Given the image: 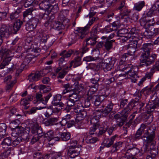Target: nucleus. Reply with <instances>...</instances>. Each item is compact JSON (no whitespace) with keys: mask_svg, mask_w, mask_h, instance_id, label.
<instances>
[{"mask_svg":"<svg viewBox=\"0 0 159 159\" xmlns=\"http://www.w3.org/2000/svg\"><path fill=\"white\" fill-rule=\"evenodd\" d=\"M130 33H129L130 34L131 36H134V38H139V34L140 33V31L138 30H136L135 28H133L130 31Z\"/></svg>","mask_w":159,"mask_h":159,"instance_id":"obj_54","label":"nucleus"},{"mask_svg":"<svg viewBox=\"0 0 159 159\" xmlns=\"http://www.w3.org/2000/svg\"><path fill=\"white\" fill-rule=\"evenodd\" d=\"M10 51L4 47H2L0 50V60L5 55L10 54Z\"/></svg>","mask_w":159,"mask_h":159,"instance_id":"obj_41","label":"nucleus"},{"mask_svg":"<svg viewBox=\"0 0 159 159\" xmlns=\"http://www.w3.org/2000/svg\"><path fill=\"white\" fill-rule=\"evenodd\" d=\"M97 39L90 36L86 39L84 42V43H86V45L93 46L95 45L97 42Z\"/></svg>","mask_w":159,"mask_h":159,"instance_id":"obj_29","label":"nucleus"},{"mask_svg":"<svg viewBox=\"0 0 159 159\" xmlns=\"http://www.w3.org/2000/svg\"><path fill=\"white\" fill-rule=\"evenodd\" d=\"M41 93H46L51 90L49 87H46L45 85H40L39 87Z\"/></svg>","mask_w":159,"mask_h":159,"instance_id":"obj_63","label":"nucleus"},{"mask_svg":"<svg viewBox=\"0 0 159 159\" xmlns=\"http://www.w3.org/2000/svg\"><path fill=\"white\" fill-rule=\"evenodd\" d=\"M9 35L7 27L5 25H2L0 28V38H7Z\"/></svg>","mask_w":159,"mask_h":159,"instance_id":"obj_21","label":"nucleus"},{"mask_svg":"<svg viewBox=\"0 0 159 159\" xmlns=\"http://www.w3.org/2000/svg\"><path fill=\"white\" fill-rule=\"evenodd\" d=\"M61 98V96L59 94H57L54 97L52 103L54 106H57V102H60Z\"/></svg>","mask_w":159,"mask_h":159,"instance_id":"obj_53","label":"nucleus"},{"mask_svg":"<svg viewBox=\"0 0 159 159\" xmlns=\"http://www.w3.org/2000/svg\"><path fill=\"white\" fill-rule=\"evenodd\" d=\"M50 155L48 154H42L41 152H35L34 153L33 157L34 158H37L38 159H48Z\"/></svg>","mask_w":159,"mask_h":159,"instance_id":"obj_23","label":"nucleus"},{"mask_svg":"<svg viewBox=\"0 0 159 159\" xmlns=\"http://www.w3.org/2000/svg\"><path fill=\"white\" fill-rule=\"evenodd\" d=\"M126 152V155H128L130 157L135 156H137L138 157L141 156L143 155V153L140 152L139 149L135 147L128 149Z\"/></svg>","mask_w":159,"mask_h":159,"instance_id":"obj_12","label":"nucleus"},{"mask_svg":"<svg viewBox=\"0 0 159 159\" xmlns=\"http://www.w3.org/2000/svg\"><path fill=\"white\" fill-rule=\"evenodd\" d=\"M148 54L147 57H145L146 55H141L140 57V63L139 66L141 67H147L151 64L154 63L156 59L157 55L155 54H152L149 56Z\"/></svg>","mask_w":159,"mask_h":159,"instance_id":"obj_5","label":"nucleus"},{"mask_svg":"<svg viewBox=\"0 0 159 159\" xmlns=\"http://www.w3.org/2000/svg\"><path fill=\"white\" fill-rule=\"evenodd\" d=\"M121 31H119L118 33V35L120 37V39L121 41L124 43L128 41V39L131 37V36L130 34H123L121 32Z\"/></svg>","mask_w":159,"mask_h":159,"instance_id":"obj_25","label":"nucleus"},{"mask_svg":"<svg viewBox=\"0 0 159 159\" xmlns=\"http://www.w3.org/2000/svg\"><path fill=\"white\" fill-rule=\"evenodd\" d=\"M46 108V107H39V108L38 107H32L30 109L27 111V114L30 115H33L39 109H42Z\"/></svg>","mask_w":159,"mask_h":159,"instance_id":"obj_42","label":"nucleus"},{"mask_svg":"<svg viewBox=\"0 0 159 159\" xmlns=\"http://www.w3.org/2000/svg\"><path fill=\"white\" fill-rule=\"evenodd\" d=\"M52 96V94L49 93L44 97V98H42V95L39 93L36 94V98L37 99V102L38 103L42 102L44 105H46L48 100Z\"/></svg>","mask_w":159,"mask_h":159,"instance_id":"obj_14","label":"nucleus"},{"mask_svg":"<svg viewBox=\"0 0 159 159\" xmlns=\"http://www.w3.org/2000/svg\"><path fill=\"white\" fill-rule=\"evenodd\" d=\"M125 47L128 49V52L127 53H125V54H128V57L129 56H132L134 55L136 50V49L137 48H134L132 47H129L127 46H126Z\"/></svg>","mask_w":159,"mask_h":159,"instance_id":"obj_56","label":"nucleus"},{"mask_svg":"<svg viewBox=\"0 0 159 159\" xmlns=\"http://www.w3.org/2000/svg\"><path fill=\"white\" fill-rule=\"evenodd\" d=\"M11 138L10 137H7L3 139L1 143L3 148H7L11 145Z\"/></svg>","mask_w":159,"mask_h":159,"instance_id":"obj_30","label":"nucleus"},{"mask_svg":"<svg viewBox=\"0 0 159 159\" xmlns=\"http://www.w3.org/2000/svg\"><path fill=\"white\" fill-rule=\"evenodd\" d=\"M108 102L107 106L102 111V113L105 116L107 115L112 110L113 106L114 105L111 102Z\"/></svg>","mask_w":159,"mask_h":159,"instance_id":"obj_26","label":"nucleus"},{"mask_svg":"<svg viewBox=\"0 0 159 159\" xmlns=\"http://www.w3.org/2000/svg\"><path fill=\"white\" fill-rule=\"evenodd\" d=\"M98 87L97 85H93L89 86L87 88V90L88 89V92L87 93V96H94L95 95L94 94L97 91Z\"/></svg>","mask_w":159,"mask_h":159,"instance_id":"obj_22","label":"nucleus"},{"mask_svg":"<svg viewBox=\"0 0 159 159\" xmlns=\"http://www.w3.org/2000/svg\"><path fill=\"white\" fill-rule=\"evenodd\" d=\"M116 80L114 77H109L108 75H105L104 79V82L106 84H109L114 82Z\"/></svg>","mask_w":159,"mask_h":159,"instance_id":"obj_48","label":"nucleus"},{"mask_svg":"<svg viewBox=\"0 0 159 159\" xmlns=\"http://www.w3.org/2000/svg\"><path fill=\"white\" fill-rule=\"evenodd\" d=\"M49 154L51 155L50 157H51L52 159H62V153L61 152Z\"/></svg>","mask_w":159,"mask_h":159,"instance_id":"obj_51","label":"nucleus"},{"mask_svg":"<svg viewBox=\"0 0 159 159\" xmlns=\"http://www.w3.org/2000/svg\"><path fill=\"white\" fill-rule=\"evenodd\" d=\"M134 35L132 36L129 38L128 39V40L126 42L129 43L126 46L134 48H139L140 46V44L138 43V42L139 41V38H134Z\"/></svg>","mask_w":159,"mask_h":159,"instance_id":"obj_16","label":"nucleus"},{"mask_svg":"<svg viewBox=\"0 0 159 159\" xmlns=\"http://www.w3.org/2000/svg\"><path fill=\"white\" fill-rule=\"evenodd\" d=\"M73 53V51L71 50L68 51L64 50L60 53V55L67 59L68 58L70 57Z\"/></svg>","mask_w":159,"mask_h":159,"instance_id":"obj_36","label":"nucleus"},{"mask_svg":"<svg viewBox=\"0 0 159 159\" xmlns=\"http://www.w3.org/2000/svg\"><path fill=\"white\" fill-rule=\"evenodd\" d=\"M115 41L114 40L107 41L105 42L104 46L105 49L107 51H109L112 48L113 43Z\"/></svg>","mask_w":159,"mask_h":159,"instance_id":"obj_37","label":"nucleus"},{"mask_svg":"<svg viewBox=\"0 0 159 159\" xmlns=\"http://www.w3.org/2000/svg\"><path fill=\"white\" fill-rule=\"evenodd\" d=\"M7 128V126L5 124H0V139L7 136L6 134Z\"/></svg>","mask_w":159,"mask_h":159,"instance_id":"obj_24","label":"nucleus"},{"mask_svg":"<svg viewBox=\"0 0 159 159\" xmlns=\"http://www.w3.org/2000/svg\"><path fill=\"white\" fill-rule=\"evenodd\" d=\"M82 62L81 57L80 56H77L70 63L69 67H71L72 66L74 67L78 66L81 65Z\"/></svg>","mask_w":159,"mask_h":159,"instance_id":"obj_20","label":"nucleus"},{"mask_svg":"<svg viewBox=\"0 0 159 159\" xmlns=\"http://www.w3.org/2000/svg\"><path fill=\"white\" fill-rule=\"evenodd\" d=\"M116 61L115 57H109L105 59L104 62L101 63V66L105 71L111 70L113 67Z\"/></svg>","mask_w":159,"mask_h":159,"instance_id":"obj_7","label":"nucleus"},{"mask_svg":"<svg viewBox=\"0 0 159 159\" xmlns=\"http://www.w3.org/2000/svg\"><path fill=\"white\" fill-rule=\"evenodd\" d=\"M82 120L80 118H76L75 121L74 126L78 129H80L82 128Z\"/></svg>","mask_w":159,"mask_h":159,"instance_id":"obj_55","label":"nucleus"},{"mask_svg":"<svg viewBox=\"0 0 159 159\" xmlns=\"http://www.w3.org/2000/svg\"><path fill=\"white\" fill-rule=\"evenodd\" d=\"M84 109V106L80 101L75 102L74 107L72 109H73L75 112H79Z\"/></svg>","mask_w":159,"mask_h":159,"instance_id":"obj_27","label":"nucleus"},{"mask_svg":"<svg viewBox=\"0 0 159 159\" xmlns=\"http://www.w3.org/2000/svg\"><path fill=\"white\" fill-rule=\"evenodd\" d=\"M35 28L39 23V19L33 18L30 19L28 21Z\"/></svg>","mask_w":159,"mask_h":159,"instance_id":"obj_61","label":"nucleus"},{"mask_svg":"<svg viewBox=\"0 0 159 159\" xmlns=\"http://www.w3.org/2000/svg\"><path fill=\"white\" fill-rule=\"evenodd\" d=\"M21 9L19 8L17 9L14 12L12 13L10 15V18L11 20L12 21H15L19 16V14L21 12Z\"/></svg>","mask_w":159,"mask_h":159,"instance_id":"obj_33","label":"nucleus"},{"mask_svg":"<svg viewBox=\"0 0 159 159\" xmlns=\"http://www.w3.org/2000/svg\"><path fill=\"white\" fill-rule=\"evenodd\" d=\"M16 83L15 80L11 81L9 84H6L7 86L6 87V89L7 91L9 92L12 89L14 84Z\"/></svg>","mask_w":159,"mask_h":159,"instance_id":"obj_64","label":"nucleus"},{"mask_svg":"<svg viewBox=\"0 0 159 159\" xmlns=\"http://www.w3.org/2000/svg\"><path fill=\"white\" fill-rule=\"evenodd\" d=\"M153 45L151 43L144 44L142 48V49L143 51L141 55H146L145 57H147L148 54H150V52L152 50Z\"/></svg>","mask_w":159,"mask_h":159,"instance_id":"obj_17","label":"nucleus"},{"mask_svg":"<svg viewBox=\"0 0 159 159\" xmlns=\"http://www.w3.org/2000/svg\"><path fill=\"white\" fill-rule=\"evenodd\" d=\"M98 140L97 137H93L90 136H87L85 141L87 143H96Z\"/></svg>","mask_w":159,"mask_h":159,"instance_id":"obj_50","label":"nucleus"},{"mask_svg":"<svg viewBox=\"0 0 159 159\" xmlns=\"http://www.w3.org/2000/svg\"><path fill=\"white\" fill-rule=\"evenodd\" d=\"M61 124L62 126L67 125V127L70 128L74 125L75 121L73 120H71L70 115H66L62 119Z\"/></svg>","mask_w":159,"mask_h":159,"instance_id":"obj_11","label":"nucleus"},{"mask_svg":"<svg viewBox=\"0 0 159 159\" xmlns=\"http://www.w3.org/2000/svg\"><path fill=\"white\" fill-rule=\"evenodd\" d=\"M40 7H42L43 9L47 11L50 6L49 2L47 0H43L39 4Z\"/></svg>","mask_w":159,"mask_h":159,"instance_id":"obj_45","label":"nucleus"},{"mask_svg":"<svg viewBox=\"0 0 159 159\" xmlns=\"http://www.w3.org/2000/svg\"><path fill=\"white\" fill-rule=\"evenodd\" d=\"M45 70H43L40 71H38L35 73H31L28 76V80L30 82L37 81L39 80L41 76H42L45 74L44 71Z\"/></svg>","mask_w":159,"mask_h":159,"instance_id":"obj_10","label":"nucleus"},{"mask_svg":"<svg viewBox=\"0 0 159 159\" xmlns=\"http://www.w3.org/2000/svg\"><path fill=\"white\" fill-rule=\"evenodd\" d=\"M98 33V26H94L92 29V30L90 32V36L97 39L98 36L97 34Z\"/></svg>","mask_w":159,"mask_h":159,"instance_id":"obj_49","label":"nucleus"},{"mask_svg":"<svg viewBox=\"0 0 159 159\" xmlns=\"http://www.w3.org/2000/svg\"><path fill=\"white\" fill-rule=\"evenodd\" d=\"M74 141L73 146H70L68 147L67 151V154L70 158H74L77 157L80 154L81 149L79 147H76V142Z\"/></svg>","mask_w":159,"mask_h":159,"instance_id":"obj_8","label":"nucleus"},{"mask_svg":"<svg viewBox=\"0 0 159 159\" xmlns=\"http://www.w3.org/2000/svg\"><path fill=\"white\" fill-rule=\"evenodd\" d=\"M22 24V21L19 19H18L14 23L13 26L7 27L9 35L11 34H16L20 30Z\"/></svg>","mask_w":159,"mask_h":159,"instance_id":"obj_9","label":"nucleus"},{"mask_svg":"<svg viewBox=\"0 0 159 159\" xmlns=\"http://www.w3.org/2000/svg\"><path fill=\"white\" fill-rule=\"evenodd\" d=\"M58 119L57 117H51L48 119L44 123V124L46 126H48L52 125L56 122L57 121Z\"/></svg>","mask_w":159,"mask_h":159,"instance_id":"obj_34","label":"nucleus"},{"mask_svg":"<svg viewBox=\"0 0 159 159\" xmlns=\"http://www.w3.org/2000/svg\"><path fill=\"white\" fill-rule=\"evenodd\" d=\"M29 125L30 126L31 128V132L33 134H36L39 137L44 134L41 126H39L38 123L35 120H32L30 121Z\"/></svg>","mask_w":159,"mask_h":159,"instance_id":"obj_6","label":"nucleus"},{"mask_svg":"<svg viewBox=\"0 0 159 159\" xmlns=\"http://www.w3.org/2000/svg\"><path fill=\"white\" fill-rule=\"evenodd\" d=\"M156 71H159V61L157 62L152 66L149 72L153 75L154 73Z\"/></svg>","mask_w":159,"mask_h":159,"instance_id":"obj_52","label":"nucleus"},{"mask_svg":"<svg viewBox=\"0 0 159 159\" xmlns=\"http://www.w3.org/2000/svg\"><path fill=\"white\" fill-rule=\"evenodd\" d=\"M117 10H120V13L122 16H129L130 11L128 10L126 6L125 5V1L124 0L121 1L119 4V6L117 8Z\"/></svg>","mask_w":159,"mask_h":159,"instance_id":"obj_13","label":"nucleus"},{"mask_svg":"<svg viewBox=\"0 0 159 159\" xmlns=\"http://www.w3.org/2000/svg\"><path fill=\"white\" fill-rule=\"evenodd\" d=\"M128 57V55L127 54H124L122 56L121 59L119 61V68L120 70L122 71V68H123L124 66L123 64L125 63L126 59Z\"/></svg>","mask_w":159,"mask_h":159,"instance_id":"obj_35","label":"nucleus"},{"mask_svg":"<svg viewBox=\"0 0 159 159\" xmlns=\"http://www.w3.org/2000/svg\"><path fill=\"white\" fill-rule=\"evenodd\" d=\"M151 143V147L152 148H151L150 151V153L152 156L153 157H156L158 155V149L156 147V141L154 139L148 143Z\"/></svg>","mask_w":159,"mask_h":159,"instance_id":"obj_19","label":"nucleus"},{"mask_svg":"<svg viewBox=\"0 0 159 159\" xmlns=\"http://www.w3.org/2000/svg\"><path fill=\"white\" fill-rule=\"evenodd\" d=\"M63 87L65 88L62 93L63 94H64L68 92L71 93L74 90L72 89L70 84L69 83L63 84Z\"/></svg>","mask_w":159,"mask_h":159,"instance_id":"obj_38","label":"nucleus"},{"mask_svg":"<svg viewBox=\"0 0 159 159\" xmlns=\"http://www.w3.org/2000/svg\"><path fill=\"white\" fill-rule=\"evenodd\" d=\"M122 71H124L125 74L123 75L126 77L131 79L132 82L134 83L136 81L137 77L138 68L135 67H132L131 65H127L124 66L123 68H122Z\"/></svg>","mask_w":159,"mask_h":159,"instance_id":"obj_4","label":"nucleus"},{"mask_svg":"<svg viewBox=\"0 0 159 159\" xmlns=\"http://www.w3.org/2000/svg\"><path fill=\"white\" fill-rule=\"evenodd\" d=\"M30 102L25 99H23L20 102L21 104L23 106V108L25 110L28 109L30 107Z\"/></svg>","mask_w":159,"mask_h":159,"instance_id":"obj_59","label":"nucleus"},{"mask_svg":"<svg viewBox=\"0 0 159 159\" xmlns=\"http://www.w3.org/2000/svg\"><path fill=\"white\" fill-rule=\"evenodd\" d=\"M145 3L144 1H140L134 4L133 10L137 11H140L145 6Z\"/></svg>","mask_w":159,"mask_h":159,"instance_id":"obj_32","label":"nucleus"},{"mask_svg":"<svg viewBox=\"0 0 159 159\" xmlns=\"http://www.w3.org/2000/svg\"><path fill=\"white\" fill-rule=\"evenodd\" d=\"M140 97L139 95L135 100H132L128 104L127 106L121 112H118L114 116V119L116 120V125L121 127L126 120L130 109H132L139 101Z\"/></svg>","mask_w":159,"mask_h":159,"instance_id":"obj_1","label":"nucleus"},{"mask_svg":"<svg viewBox=\"0 0 159 159\" xmlns=\"http://www.w3.org/2000/svg\"><path fill=\"white\" fill-rule=\"evenodd\" d=\"M122 144L123 143L120 141L116 143L111 147V152H113L117 151L122 147Z\"/></svg>","mask_w":159,"mask_h":159,"instance_id":"obj_39","label":"nucleus"},{"mask_svg":"<svg viewBox=\"0 0 159 159\" xmlns=\"http://www.w3.org/2000/svg\"><path fill=\"white\" fill-rule=\"evenodd\" d=\"M150 145L148 144L144 145L142 148V150L143 151L144 153H146L148 154L150 153V151L151 148H152L151 147V143H147Z\"/></svg>","mask_w":159,"mask_h":159,"instance_id":"obj_43","label":"nucleus"},{"mask_svg":"<svg viewBox=\"0 0 159 159\" xmlns=\"http://www.w3.org/2000/svg\"><path fill=\"white\" fill-rule=\"evenodd\" d=\"M75 102H75L73 99L69 98L68 101L66 102L67 106L66 108L69 110L72 109L74 107Z\"/></svg>","mask_w":159,"mask_h":159,"instance_id":"obj_44","label":"nucleus"},{"mask_svg":"<svg viewBox=\"0 0 159 159\" xmlns=\"http://www.w3.org/2000/svg\"><path fill=\"white\" fill-rule=\"evenodd\" d=\"M71 93H70L69 94V98L73 99L74 101L76 102L78 101V100L79 99V98L77 93H75V92L74 90L73 91H72Z\"/></svg>","mask_w":159,"mask_h":159,"instance_id":"obj_58","label":"nucleus"},{"mask_svg":"<svg viewBox=\"0 0 159 159\" xmlns=\"http://www.w3.org/2000/svg\"><path fill=\"white\" fill-rule=\"evenodd\" d=\"M95 19V18L93 17L84 27H78L76 30L77 33H73L70 35L69 38L70 41L68 44L69 46L75 43L78 39H82L84 38L87 31L90 28V26L93 24Z\"/></svg>","mask_w":159,"mask_h":159,"instance_id":"obj_2","label":"nucleus"},{"mask_svg":"<svg viewBox=\"0 0 159 159\" xmlns=\"http://www.w3.org/2000/svg\"><path fill=\"white\" fill-rule=\"evenodd\" d=\"M144 37L147 39H150L153 37L154 35L152 31L150 30H146L143 33Z\"/></svg>","mask_w":159,"mask_h":159,"instance_id":"obj_47","label":"nucleus"},{"mask_svg":"<svg viewBox=\"0 0 159 159\" xmlns=\"http://www.w3.org/2000/svg\"><path fill=\"white\" fill-rule=\"evenodd\" d=\"M152 85H151L150 87H146L141 90V93L149 94L152 91Z\"/></svg>","mask_w":159,"mask_h":159,"instance_id":"obj_60","label":"nucleus"},{"mask_svg":"<svg viewBox=\"0 0 159 159\" xmlns=\"http://www.w3.org/2000/svg\"><path fill=\"white\" fill-rule=\"evenodd\" d=\"M156 129V126L155 125L152 124L148 127L147 125L142 124L138 129L143 134L142 139L144 142L148 143L155 138Z\"/></svg>","mask_w":159,"mask_h":159,"instance_id":"obj_3","label":"nucleus"},{"mask_svg":"<svg viewBox=\"0 0 159 159\" xmlns=\"http://www.w3.org/2000/svg\"><path fill=\"white\" fill-rule=\"evenodd\" d=\"M158 107H159V98L158 102L149 103L143 109V111H144V112L149 114L152 112L155 108Z\"/></svg>","mask_w":159,"mask_h":159,"instance_id":"obj_15","label":"nucleus"},{"mask_svg":"<svg viewBox=\"0 0 159 159\" xmlns=\"http://www.w3.org/2000/svg\"><path fill=\"white\" fill-rule=\"evenodd\" d=\"M93 98H95L94 100L95 101L94 105L96 106H99L101 102L104 100V96L103 95H96L94 96H93Z\"/></svg>","mask_w":159,"mask_h":159,"instance_id":"obj_31","label":"nucleus"},{"mask_svg":"<svg viewBox=\"0 0 159 159\" xmlns=\"http://www.w3.org/2000/svg\"><path fill=\"white\" fill-rule=\"evenodd\" d=\"M58 10V7L57 5L55 4L54 5H50L48 8V11L49 12L51 13V14H54L56 13Z\"/></svg>","mask_w":159,"mask_h":159,"instance_id":"obj_46","label":"nucleus"},{"mask_svg":"<svg viewBox=\"0 0 159 159\" xmlns=\"http://www.w3.org/2000/svg\"><path fill=\"white\" fill-rule=\"evenodd\" d=\"M78 113L77 116L76 118H80L83 120L87 116V112L86 111L84 110L83 109L81 111L79 112H76Z\"/></svg>","mask_w":159,"mask_h":159,"instance_id":"obj_57","label":"nucleus"},{"mask_svg":"<svg viewBox=\"0 0 159 159\" xmlns=\"http://www.w3.org/2000/svg\"><path fill=\"white\" fill-rule=\"evenodd\" d=\"M148 17L146 16L145 13L143 15L142 17L139 20L140 24L141 25H144L148 23L152 22L151 24H148V25L152 26L154 23V19H149Z\"/></svg>","mask_w":159,"mask_h":159,"instance_id":"obj_18","label":"nucleus"},{"mask_svg":"<svg viewBox=\"0 0 159 159\" xmlns=\"http://www.w3.org/2000/svg\"><path fill=\"white\" fill-rule=\"evenodd\" d=\"M61 140L67 141L70 138V134L69 132H64L59 135Z\"/></svg>","mask_w":159,"mask_h":159,"instance_id":"obj_40","label":"nucleus"},{"mask_svg":"<svg viewBox=\"0 0 159 159\" xmlns=\"http://www.w3.org/2000/svg\"><path fill=\"white\" fill-rule=\"evenodd\" d=\"M95 98H93V96H88L87 98L85 100L84 103V108L88 107L92 103L94 104L95 101L94 100Z\"/></svg>","mask_w":159,"mask_h":159,"instance_id":"obj_28","label":"nucleus"},{"mask_svg":"<svg viewBox=\"0 0 159 159\" xmlns=\"http://www.w3.org/2000/svg\"><path fill=\"white\" fill-rule=\"evenodd\" d=\"M10 54L8 55H5L4 56V57H4V59L3 61V62L4 63L7 65H8L10 61L11 60V58L10 56L11 54V52L10 51Z\"/></svg>","mask_w":159,"mask_h":159,"instance_id":"obj_62","label":"nucleus"}]
</instances>
